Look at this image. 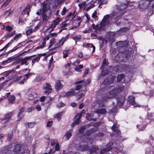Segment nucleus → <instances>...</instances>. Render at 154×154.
Returning a JSON list of instances; mask_svg holds the SVG:
<instances>
[{
    "label": "nucleus",
    "instance_id": "obj_1",
    "mask_svg": "<svg viewBox=\"0 0 154 154\" xmlns=\"http://www.w3.org/2000/svg\"><path fill=\"white\" fill-rule=\"evenodd\" d=\"M113 144L112 142H109L106 145L105 148L101 150L100 154H113L111 150L112 149Z\"/></svg>",
    "mask_w": 154,
    "mask_h": 154
},
{
    "label": "nucleus",
    "instance_id": "obj_2",
    "mask_svg": "<svg viewBox=\"0 0 154 154\" xmlns=\"http://www.w3.org/2000/svg\"><path fill=\"white\" fill-rule=\"evenodd\" d=\"M129 54L127 51H123L122 52H120L117 56V57H119V62L122 61L125 59H126L129 56Z\"/></svg>",
    "mask_w": 154,
    "mask_h": 154
},
{
    "label": "nucleus",
    "instance_id": "obj_3",
    "mask_svg": "<svg viewBox=\"0 0 154 154\" xmlns=\"http://www.w3.org/2000/svg\"><path fill=\"white\" fill-rule=\"evenodd\" d=\"M85 143L84 141H82L79 144V146H77L78 149L80 151H85L88 150V146L87 143H86V144H84Z\"/></svg>",
    "mask_w": 154,
    "mask_h": 154
},
{
    "label": "nucleus",
    "instance_id": "obj_4",
    "mask_svg": "<svg viewBox=\"0 0 154 154\" xmlns=\"http://www.w3.org/2000/svg\"><path fill=\"white\" fill-rule=\"evenodd\" d=\"M150 5L149 2L147 0H143L140 2L138 6L140 9H145L148 8Z\"/></svg>",
    "mask_w": 154,
    "mask_h": 154
},
{
    "label": "nucleus",
    "instance_id": "obj_5",
    "mask_svg": "<svg viewBox=\"0 0 154 154\" xmlns=\"http://www.w3.org/2000/svg\"><path fill=\"white\" fill-rule=\"evenodd\" d=\"M99 148L96 145H92L88 149V154H97Z\"/></svg>",
    "mask_w": 154,
    "mask_h": 154
},
{
    "label": "nucleus",
    "instance_id": "obj_6",
    "mask_svg": "<svg viewBox=\"0 0 154 154\" xmlns=\"http://www.w3.org/2000/svg\"><path fill=\"white\" fill-rule=\"evenodd\" d=\"M85 113V110L84 109H82V111L79 113L78 114H77L74 117V119L77 118V117L78 116V117L77 119H76L74 121V123H75L76 125L78 124L80 122V119L82 116L83 114Z\"/></svg>",
    "mask_w": 154,
    "mask_h": 154
},
{
    "label": "nucleus",
    "instance_id": "obj_7",
    "mask_svg": "<svg viewBox=\"0 0 154 154\" xmlns=\"http://www.w3.org/2000/svg\"><path fill=\"white\" fill-rule=\"evenodd\" d=\"M117 100V104L119 106H122L123 105L125 101V97L121 96V95H119L116 98Z\"/></svg>",
    "mask_w": 154,
    "mask_h": 154
},
{
    "label": "nucleus",
    "instance_id": "obj_8",
    "mask_svg": "<svg viewBox=\"0 0 154 154\" xmlns=\"http://www.w3.org/2000/svg\"><path fill=\"white\" fill-rule=\"evenodd\" d=\"M12 146V144L10 143L8 145L5 146L4 149L2 150V152H5V154H10L11 153L12 151L10 150Z\"/></svg>",
    "mask_w": 154,
    "mask_h": 154
},
{
    "label": "nucleus",
    "instance_id": "obj_9",
    "mask_svg": "<svg viewBox=\"0 0 154 154\" xmlns=\"http://www.w3.org/2000/svg\"><path fill=\"white\" fill-rule=\"evenodd\" d=\"M25 107L23 106L22 107L19 109V112L18 113L17 117L19 118L17 121H20L24 116V114H22V113L24 112Z\"/></svg>",
    "mask_w": 154,
    "mask_h": 154
},
{
    "label": "nucleus",
    "instance_id": "obj_10",
    "mask_svg": "<svg viewBox=\"0 0 154 154\" xmlns=\"http://www.w3.org/2000/svg\"><path fill=\"white\" fill-rule=\"evenodd\" d=\"M63 85L61 82V81L60 80H57L56 82L55 88L57 92H58L60 90L62 89L63 88Z\"/></svg>",
    "mask_w": 154,
    "mask_h": 154
},
{
    "label": "nucleus",
    "instance_id": "obj_11",
    "mask_svg": "<svg viewBox=\"0 0 154 154\" xmlns=\"http://www.w3.org/2000/svg\"><path fill=\"white\" fill-rule=\"evenodd\" d=\"M13 115V113L12 112H10L8 113L5 114L4 116V118L2 120V121L4 120H5V123L7 122L11 119V117Z\"/></svg>",
    "mask_w": 154,
    "mask_h": 154
},
{
    "label": "nucleus",
    "instance_id": "obj_12",
    "mask_svg": "<svg viewBox=\"0 0 154 154\" xmlns=\"http://www.w3.org/2000/svg\"><path fill=\"white\" fill-rule=\"evenodd\" d=\"M98 128H93L87 130L85 132L86 135L89 136L91 134L96 132L98 130Z\"/></svg>",
    "mask_w": 154,
    "mask_h": 154
},
{
    "label": "nucleus",
    "instance_id": "obj_13",
    "mask_svg": "<svg viewBox=\"0 0 154 154\" xmlns=\"http://www.w3.org/2000/svg\"><path fill=\"white\" fill-rule=\"evenodd\" d=\"M94 116L93 113H87L86 115V118L88 121H95L97 120L96 118H94Z\"/></svg>",
    "mask_w": 154,
    "mask_h": 154
},
{
    "label": "nucleus",
    "instance_id": "obj_14",
    "mask_svg": "<svg viewBox=\"0 0 154 154\" xmlns=\"http://www.w3.org/2000/svg\"><path fill=\"white\" fill-rule=\"evenodd\" d=\"M101 68L102 70L101 74L102 76H105L108 74L109 71L107 70L106 66L102 65Z\"/></svg>",
    "mask_w": 154,
    "mask_h": 154
},
{
    "label": "nucleus",
    "instance_id": "obj_15",
    "mask_svg": "<svg viewBox=\"0 0 154 154\" xmlns=\"http://www.w3.org/2000/svg\"><path fill=\"white\" fill-rule=\"evenodd\" d=\"M117 94L114 88L109 92V95L107 96V98H110L115 97L116 96Z\"/></svg>",
    "mask_w": 154,
    "mask_h": 154
},
{
    "label": "nucleus",
    "instance_id": "obj_16",
    "mask_svg": "<svg viewBox=\"0 0 154 154\" xmlns=\"http://www.w3.org/2000/svg\"><path fill=\"white\" fill-rule=\"evenodd\" d=\"M81 18L80 17H79L76 19V20H73V23L74 22H75L76 24H77V25L75 26H73L71 28L72 29H74V28H77V27H79L80 24V23H81L82 21Z\"/></svg>",
    "mask_w": 154,
    "mask_h": 154
},
{
    "label": "nucleus",
    "instance_id": "obj_17",
    "mask_svg": "<svg viewBox=\"0 0 154 154\" xmlns=\"http://www.w3.org/2000/svg\"><path fill=\"white\" fill-rule=\"evenodd\" d=\"M115 88L117 93H119L123 91L125 88V86L122 85H120L117 86Z\"/></svg>",
    "mask_w": 154,
    "mask_h": 154
},
{
    "label": "nucleus",
    "instance_id": "obj_18",
    "mask_svg": "<svg viewBox=\"0 0 154 154\" xmlns=\"http://www.w3.org/2000/svg\"><path fill=\"white\" fill-rule=\"evenodd\" d=\"M75 11H74L73 13L71 12H70L66 17L65 18V20H66V21L69 20L71 21L72 20L75 16Z\"/></svg>",
    "mask_w": 154,
    "mask_h": 154
},
{
    "label": "nucleus",
    "instance_id": "obj_19",
    "mask_svg": "<svg viewBox=\"0 0 154 154\" xmlns=\"http://www.w3.org/2000/svg\"><path fill=\"white\" fill-rule=\"evenodd\" d=\"M129 4L128 2H127L126 3L121 4L119 5V7H118V10L120 11L123 10L127 7Z\"/></svg>",
    "mask_w": 154,
    "mask_h": 154
},
{
    "label": "nucleus",
    "instance_id": "obj_20",
    "mask_svg": "<svg viewBox=\"0 0 154 154\" xmlns=\"http://www.w3.org/2000/svg\"><path fill=\"white\" fill-rule=\"evenodd\" d=\"M41 16L43 22L46 23L49 19V16H48L46 13H42Z\"/></svg>",
    "mask_w": 154,
    "mask_h": 154
},
{
    "label": "nucleus",
    "instance_id": "obj_21",
    "mask_svg": "<svg viewBox=\"0 0 154 154\" xmlns=\"http://www.w3.org/2000/svg\"><path fill=\"white\" fill-rule=\"evenodd\" d=\"M118 46L120 48L127 47L128 45V42L126 41H119L117 43Z\"/></svg>",
    "mask_w": 154,
    "mask_h": 154
},
{
    "label": "nucleus",
    "instance_id": "obj_22",
    "mask_svg": "<svg viewBox=\"0 0 154 154\" xmlns=\"http://www.w3.org/2000/svg\"><path fill=\"white\" fill-rule=\"evenodd\" d=\"M28 60H29V59L27 56L25 57L24 58L19 60V61L20 62L21 65L25 64L27 66L28 65V63H27Z\"/></svg>",
    "mask_w": 154,
    "mask_h": 154
},
{
    "label": "nucleus",
    "instance_id": "obj_23",
    "mask_svg": "<svg viewBox=\"0 0 154 154\" xmlns=\"http://www.w3.org/2000/svg\"><path fill=\"white\" fill-rule=\"evenodd\" d=\"M84 92L82 91H79L76 94H75V97L78 100L82 98L85 94Z\"/></svg>",
    "mask_w": 154,
    "mask_h": 154
},
{
    "label": "nucleus",
    "instance_id": "obj_24",
    "mask_svg": "<svg viewBox=\"0 0 154 154\" xmlns=\"http://www.w3.org/2000/svg\"><path fill=\"white\" fill-rule=\"evenodd\" d=\"M22 145L21 144H16L14 146V152L19 153L21 150Z\"/></svg>",
    "mask_w": 154,
    "mask_h": 154
},
{
    "label": "nucleus",
    "instance_id": "obj_25",
    "mask_svg": "<svg viewBox=\"0 0 154 154\" xmlns=\"http://www.w3.org/2000/svg\"><path fill=\"white\" fill-rule=\"evenodd\" d=\"M65 95L67 97H69L70 96H73L75 95V93L74 88H73L70 90V91L67 92L65 94Z\"/></svg>",
    "mask_w": 154,
    "mask_h": 154
},
{
    "label": "nucleus",
    "instance_id": "obj_26",
    "mask_svg": "<svg viewBox=\"0 0 154 154\" xmlns=\"http://www.w3.org/2000/svg\"><path fill=\"white\" fill-rule=\"evenodd\" d=\"M96 112L98 114H105L106 113L107 111L104 108L98 109L96 110Z\"/></svg>",
    "mask_w": 154,
    "mask_h": 154
},
{
    "label": "nucleus",
    "instance_id": "obj_27",
    "mask_svg": "<svg viewBox=\"0 0 154 154\" xmlns=\"http://www.w3.org/2000/svg\"><path fill=\"white\" fill-rule=\"evenodd\" d=\"M135 98L133 96L128 97V102L132 105H135Z\"/></svg>",
    "mask_w": 154,
    "mask_h": 154
},
{
    "label": "nucleus",
    "instance_id": "obj_28",
    "mask_svg": "<svg viewBox=\"0 0 154 154\" xmlns=\"http://www.w3.org/2000/svg\"><path fill=\"white\" fill-rule=\"evenodd\" d=\"M37 93L35 92H33L29 94V100H33L36 98L37 97Z\"/></svg>",
    "mask_w": 154,
    "mask_h": 154
},
{
    "label": "nucleus",
    "instance_id": "obj_29",
    "mask_svg": "<svg viewBox=\"0 0 154 154\" xmlns=\"http://www.w3.org/2000/svg\"><path fill=\"white\" fill-rule=\"evenodd\" d=\"M31 7V5H28L25 7V9L22 11V13L25 12H26L27 13V14L29 15V12L30 11V8Z\"/></svg>",
    "mask_w": 154,
    "mask_h": 154
},
{
    "label": "nucleus",
    "instance_id": "obj_30",
    "mask_svg": "<svg viewBox=\"0 0 154 154\" xmlns=\"http://www.w3.org/2000/svg\"><path fill=\"white\" fill-rule=\"evenodd\" d=\"M35 124L36 122H35L27 123L25 124V126L26 127L32 128L35 126Z\"/></svg>",
    "mask_w": 154,
    "mask_h": 154
},
{
    "label": "nucleus",
    "instance_id": "obj_31",
    "mask_svg": "<svg viewBox=\"0 0 154 154\" xmlns=\"http://www.w3.org/2000/svg\"><path fill=\"white\" fill-rule=\"evenodd\" d=\"M43 7L42 8V13H46V11L48 10V8L47 7V5L46 2H43L42 3Z\"/></svg>",
    "mask_w": 154,
    "mask_h": 154
},
{
    "label": "nucleus",
    "instance_id": "obj_32",
    "mask_svg": "<svg viewBox=\"0 0 154 154\" xmlns=\"http://www.w3.org/2000/svg\"><path fill=\"white\" fill-rule=\"evenodd\" d=\"M72 136L71 131H67L65 133V136L67 140H69Z\"/></svg>",
    "mask_w": 154,
    "mask_h": 154
},
{
    "label": "nucleus",
    "instance_id": "obj_33",
    "mask_svg": "<svg viewBox=\"0 0 154 154\" xmlns=\"http://www.w3.org/2000/svg\"><path fill=\"white\" fill-rule=\"evenodd\" d=\"M86 127L85 125H83L80 127L79 129V132L81 134H82L84 133L85 130L86 129Z\"/></svg>",
    "mask_w": 154,
    "mask_h": 154
},
{
    "label": "nucleus",
    "instance_id": "obj_34",
    "mask_svg": "<svg viewBox=\"0 0 154 154\" xmlns=\"http://www.w3.org/2000/svg\"><path fill=\"white\" fill-rule=\"evenodd\" d=\"M70 50H64L63 51V57L64 58H66L68 57V55L69 52Z\"/></svg>",
    "mask_w": 154,
    "mask_h": 154
},
{
    "label": "nucleus",
    "instance_id": "obj_35",
    "mask_svg": "<svg viewBox=\"0 0 154 154\" xmlns=\"http://www.w3.org/2000/svg\"><path fill=\"white\" fill-rule=\"evenodd\" d=\"M15 32V31L14 30L13 31H12L11 32L8 33L7 34H6L5 35L6 38H7L12 37L14 35Z\"/></svg>",
    "mask_w": 154,
    "mask_h": 154
},
{
    "label": "nucleus",
    "instance_id": "obj_36",
    "mask_svg": "<svg viewBox=\"0 0 154 154\" xmlns=\"http://www.w3.org/2000/svg\"><path fill=\"white\" fill-rule=\"evenodd\" d=\"M40 59V58L38 54L37 57L32 59V65L33 66L35 62H38L39 61Z\"/></svg>",
    "mask_w": 154,
    "mask_h": 154
},
{
    "label": "nucleus",
    "instance_id": "obj_37",
    "mask_svg": "<svg viewBox=\"0 0 154 154\" xmlns=\"http://www.w3.org/2000/svg\"><path fill=\"white\" fill-rule=\"evenodd\" d=\"M49 51H52L50 52V53L49 54L48 56L49 55H51L57 52V47H55L54 48H52L49 50Z\"/></svg>",
    "mask_w": 154,
    "mask_h": 154
},
{
    "label": "nucleus",
    "instance_id": "obj_38",
    "mask_svg": "<svg viewBox=\"0 0 154 154\" xmlns=\"http://www.w3.org/2000/svg\"><path fill=\"white\" fill-rule=\"evenodd\" d=\"M113 79L112 78H107L105 79L104 82L108 84H110L112 82Z\"/></svg>",
    "mask_w": 154,
    "mask_h": 154
},
{
    "label": "nucleus",
    "instance_id": "obj_39",
    "mask_svg": "<svg viewBox=\"0 0 154 154\" xmlns=\"http://www.w3.org/2000/svg\"><path fill=\"white\" fill-rule=\"evenodd\" d=\"M63 113V112L58 113L54 117V118L59 121L61 119V116Z\"/></svg>",
    "mask_w": 154,
    "mask_h": 154
},
{
    "label": "nucleus",
    "instance_id": "obj_40",
    "mask_svg": "<svg viewBox=\"0 0 154 154\" xmlns=\"http://www.w3.org/2000/svg\"><path fill=\"white\" fill-rule=\"evenodd\" d=\"M56 42V39L54 38H53L51 39L50 41V44L48 48H49L51 47Z\"/></svg>",
    "mask_w": 154,
    "mask_h": 154
},
{
    "label": "nucleus",
    "instance_id": "obj_41",
    "mask_svg": "<svg viewBox=\"0 0 154 154\" xmlns=\"http://www.w3.org/2000/svg\"><path fill=\"white\" fill-rule=\"evenodd\" d=\"M83 68V66L82 65L80 64L76 66L75 69V70L78 72H81L82 70L81 69Z\"/></svg>",
    "mask_w": 154,
    "mask_h": 154
},
{
    "label": "nucleus",
    "instance_id": "obj_42",
    "mask_svg": "<svg viewBox=\"0 0 154 154\" xmlns=\"http://www.w3.org/2000/svg\"><path fill=\"white\" fill-rule=\"evenodd\" d=\"M125 76L124 74H121L119 75L117 77V81L118 82H120L123 78Z\"/></svg>",
    "mask_w": 154,
    "mask_h": 154
},
{
    "label": "nucleus",
    "instance_id": "obj_43",
    "mask_svg": "<svg viewBox=\"0 0 154 154\" xmlns=\"http://www.w3.org/2000/svg\"><path fill=\"white\" fill-rule=\"evenodd\" d=\"M125 13V11H123L122 13H121L120 14L118 15L115 18V20H119L121 16H123Z\"/></svg>",
    "mask_w": 154,
    "mask_h": 154
},
{
    "label": "nucleus",
    "instance_id": "obj_44",
    "mask_svg": "<svg viewBox=\"0 0 154 154\" xmlns=\"http://www.w3.org/2000/svg\"><path fill=\"white\" fill-rule=\"evenodd\" d=\"M104 136V134L103 132H99L97 133L95 135V137L98 138L103 137Z\"/></svg>",
    "mask_w": 154,
    "mask_h": 154
},
{
    "label": "nucleus",
    "instance_id": "obj_45",
    "mask_svg": "<svg viewBox=\"0 0 154 154\" xmlns=\"http://www.w3.org/2000/svg\"><path fill=\"white\" fill-rule=\"evenodd\" d=\"M106 22L101 21L100 23V26L99 28V30H100L105 26Z\"/></svg>",
    "mask_w": 154,
    "mask_h": 154
},
{
    "label": "nucleus",
    "instance_id": "obj_46",
    "mask_svg": "<svg viewBox=\"0 0 154 154\" xmlns=\"http://www.w3.org/2000/svg\"><path fill=\"white\" fill-rule=\"evenodd\" d=\"M114 150L115 151V154H125L124 152H123L122 150L119 151V150L117 148H115Z\"/></svg>",
    "mask_w": 154,
    "mask_h": 154
},
{
    "label": "nucleus",
    "instance_id": "obj_47",
    "mask_svg": "<svg viewBox=\"0 0 154 154\" xmlns=\"http://www.w3.org/2000/svg\"><path fill=\"white\" fill-rule=\"evenodd\" d=\"M15 100V97L13 95H11L9 98L8 99V100L11 103H12Z\"/></svg>",
    "mask_w": 154,
    "mask_h": 154
},
{
    "label": "nucleus",
    "instance_id": "obj_48",
    "mask_svg": "<svg viewBox=\"0 0 154 154\" xmlns=\"http://www.w3.org/2000/svg\"><path fill=\"white\" fill-rule=\"evenodd\" d=\"M69 38L68 35H67L65 37H63L60 40H61L62 43V45H63L67 39Z\"/></svg>",
    "mask_w": 154,
    "mask_h": 154
},
{
    "label": "nucleus",
    "instance_id": "obj_49",
    "mask_svg": "<svg viewBox=\"0 0 154 154\" xmlns=\"http://www.w3.org/2000/svg\"><path fill=\"white\" fill-rule=\"evenodd\" d=\"M120 66L116 65L113 68V71L115 72H119V71Z\"/></svg>",
    "mask_w": 154,
    "mask_h": 154
},
{
    "label": "nucleus",
    "instance_id": "obj_50",
    "mask_svg": "<svg viewBox=\"0 0 154 154\" xmlns=\"http://www.w3.org/2000/svg\"><path fill=\"white\" fill-rule=\"evenodd\" d=\"M128 29L129 28L128 27H125L120 29L119 31L121 32H125L128 31Z\"/></svg>",
    "mask_w": 154,
    "mask_h": 154
},
{
    "label": "nucleus",
    "instance_id": "obj_51",
    "mask_svg": "<svg viewBox=\"0 0 154 154\" xmlns=\"http://www.w3.org/2000/svg\"><path fill=\"white\" fill-rule=\"evenodd\" d=\"M63 45H62L61 40H60L56 44L55 47H57V49L60 48Z\"/></svg>",
    "mask_w": 154,
    "mask_h": 154
},
{
    "label": "nucleus",
    "instance_id": "obj_52",
    "mask_svg": "<svg viewBox=\"0 0 154 154\" xmlns=\"http://www.w3.org/2000/svg\"><path fill=\"white\" fill-rule=\"evenodd\" d=\"M96 2V0L94 1L92 0L90 2L86 4V5H89L92 6L93 7H95V5L94 4Z\"/></svg>",
    "mask_w": 154,
    "mask_h": 154
},
{
    "label": "nucleus",
    "instance_id": "obj_53",
    "mask_svg": "<svg viewBox=\"0 0 154 154\" xmlns=\"http://www.w3.org/2000/svg\"><path fill=\"white\" fill-rule=\"evenodd\" d=\"M13 132H11V133H9L8 134V136L7 140L9 141H10L12 139L13 136Z\"/></svg>",
    "mask_w": 154,
    "mask_h": 154
},
{
    "label": "nucleus",
    "instance_id": "obj_54",
    "mask_svg": "<svg viewBox=\"0 0 154 154\" xmlns=\"http://www.w3.org/2000/svg\"><path fill=\"white\" fill-rule=\"evenodd\" d=\"M22 36V35L21 33H19L17 35H16L12 38V40H15L17 39H18L19 38H20Z\"/></svg>",
    "mask_w": 154,
    "mask_h": 154
},
{
    "label": "nucleus",
    "instance_id": "obj_55",
    "mask_svg": "<svg viewBox=\"0 0 154 154\" xmlns=\"http://www.w3.org/2000/svg\"><path fill=\"white\" fill-rule=\"evenodd\" d=\"M68 10V9H67V8L65 7H64L63 9V10L61 11V14L62 16L64 15L66 12Z\"/></svg>",
    "mask_w": 154,
    "mask_h": 154
},
{
    "label": "nucleus",
    "instance_id": "obj_56",
    "mask_svg": "<svg viewBox=\"0 0 154 154\" xmlns=\"http://www.w3.org/2000/svg\"><path fill=\"white\" fill-rule=\"evenodd\" d=\"M56 25H57L53 23L51 25V26L49 28H48L46 30H48L50 28H52L51 30L50 31V32H51L54 29Z\"/></svg>",
    "mask_w": 154,
    "mask_h": 154
},
{
    "label": "nucleus",
    "instance_id": "obj_57",
    "mask_svg": "<svg viewBox=\"0 0 154 154\" xmlns=\"http://www.w3.org/2000/svg\"><path fill=\"white\" fill-rule=\"evenodd\" d=\"M44 89L45 90V91L44 92L45 93V94H49L51 93L52 91V89L51 88Z\"/></svg>",
    "mask_w": 154,
    "mask_h": 154
},
{
    "label": "nucleus",
    "instance_id": "obj_58",
    "mask_svg": "<svg viewBox=\"0 0 154 154\" xmlns=\"http://www.w3.org/2000/svg\"><path fill=\"white\" fill-rule=\"evenodd\" d=\"M20 47V46L18 47L17 45L14 48L8 51V53H7L8 54H9L11 52H14L16 50H17V49H18Z\"/></svg>",
    "mask_w": 154,
    "mask_h": 154
},
{
    "label": "nucleus",
    "instance_id": "obj_59",
    "mask_svg": "<svg viewBox=\"0 0 154 154\" xmlns=\"http://www.w3.org/2000/svg\"><path fill=\"white\" fill-rule=\"evenodd\" d=\"M33 29L31 28H30L28 30L26 31V33L27 35H28L32 33L33 32Z\"/></svg>",
    "mask_w": 154,
    "mask_h": 154
},
{
    "label": "nucleus",
    "instance_id": "obj_60",
    "mask_svg": "<svg viewBox=\"0 0 154 154\" xmlns=\"http://www.w3.org/2000/svg\"><path fill=\"white\" fill-rule=\"evenodd\" d=\"M61 20L60 19V18L59 17H58L55 20H54L53 22L57 25L59 23Z\"/></svg>",
    "mask_w": 154,
    "mask_h": 154
},
{
    "label": "nucleus",
    "instance_id": "obj_61",
    "mask_svg": "<svg viewBox=\"0 0 154 154\" xmlns=\"http://www.w3.org/2000/svg\"><path fill=\"white\" fill-rule=\"evenodd\" d=\"M82 86L83 85L82 84L78 85L75 87V89H74L75 90H79L82 88Z\"/></svg>",
    "mask_w": 154,
    "mask_h": 154
},
{
    "label": "nucleus",
    "instance_id": "obj_62",
    "mask_svg": "<svg viewBox=\"0 0 154 154\" xmlns=\"http://www.w3.org/2000/svg\"><path fill=\"white\" fill-rule=\"evenodd\" d=\"M109 17V14L106 15L105 16H104L103 18V19L102 20V21H105L106 22L108 18Z\"/></svg>",
    "mask_w": 154,
    "mask_h": 154
},
{
    "label": "nucleus",
    "instance_id": "obj_63",
    "mask_svg": "<svg viewBox=\"0 0 154 154\" xmlns=\"http://www.w3.org/2000/svg\"><path fill=\"white\" fill-rule=\"evenodd\" d=\"M109 63L108 62V59L105 58L103 60L102 65H103L104 66H105V65H107Z\"/></svg>",
    "mask_w": 154,
    "mask_h": 154
},
{
    "label": "nucleus",
    "instance_id": "obj_64",
    "mask_svg": "<svg viewBox=\"0 0 154 154\" xmlns=\"http://www.w3.org/2000/svg\"><path fill=\"white\" fill-rule=\"evenodd\" d=\"M30 151L28 149H25L21 153V154H29Z\"/></svg>",
    "mask_w": 154,
    "mask_h": 154
}]
</instances>
